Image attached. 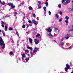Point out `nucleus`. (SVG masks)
I'll list each match as a JSON object with an SVG mask.
<instances>
[{"label": "nucleus", "instance_id": "f257e3e1", "mask_svg": "<svg viewBox=\"0 0 73 73\" xmlns=\"http://www.w3.org/2000/svg\"><path fill=\"white\" fill-rule=\"evenodd\" d=\"M0 45L2 46V49H4L5 48V43H4V41L1 37H0Z\"/></svg>", "mask_w": 73, "mask_h": 73}, {"label": "nucleus", "instance_id": "f03ea898", "mask_svg": "<svg viewBox=\"0 0 73 73\" xmlns=\"http://www.w3.org/2000/svg\"><path fill=\"white\" fill-rule=\"evenodd\" d=\"M70 1L69 0H62V3L64 4L65 5L69 3Z\"/></svg>", "mask_w": 73, "mask_h": 73}, {"label": "nucleus", "instance_id": "7ed1b4c3", "mask_svg": "<svg viewBox=\"0 0 73 73\" xmlns=\"http://www.w3.org/2000/svg\"><path fill=\"white\" fill-rule=\"evenodd\" d=\"M8 4L9 6L13 8H14L15 7V6L13 5V4L12 3H8Z\"/></svg>", "mask_w": 73, "mask_h": 73}, {"label": "nucleus", "instance_id": "20e7f679", "mask_svg": "<svg viewBox=\"0 0 73 73\" xmlns=\"http://www.w3.org/2000/svg\"><path fill=\"white\" fill-rule=\"evenodd\" d=\"M34 42L35 43V44L36 45H37V44H38V43H39V42H40L39 40H37V39H35V40Z\"/></svg>", "mask_w": 73, "mask_h": 73}, {"label": "nucleus", "instance_id": "39448f33", "mask_svg": "<svg viewBox=\"0 0 73 73\" xmlns=\"http://www.w3.org/2000/svg\"><path fill=\"white\" fill-rule=\"evenodd\" d=\"M32 22L34 24H35V25H37L38 24V23L36 21H35L34 20H33Z\"/></svg>", "mask_w": 73, "mask_h": 73}, {"label": "nucleus", "instance_id": "423d86ee", "mask_svg": "<svg viewBox=\"0 0 73 73\" xmlns=\"http://www.w3.org/2000/svg\"><path fill=\"white\" fill-rule=\"evenodd\" d=\"M50 28L48 27L47 29V30H48V32H52V29H50Z\"/></svg>", "mask_w": 73, "mask_h": 73}, {"label": "nucleus", "instance_id": "0eeeda50", "mask_svg": "<svg viewBox=\"0 0 73 73\" xmlns=\"http://www.w3.org/2000/svg\"><path fill=\"white\" fill-rule=\"evenodd\" d=\"M48 35L49 36V37L51 38H52V37H53L52 35V34H51L50 33H48Z\"/></svg>", "mask_w": 73, "mask_h": 73}, {"label": "nucleus", "instance_id": "6e6552de", "mask_svg": "<svg viewBox=\"0 0 73 73\" xmlns=\"http://www.w3.org/2000/svg\"><path fill=\"white\" fill-rule=\"evenodd\" d=\"M27 49H30L31 50V51L33 50V48L32 47L28 46L27 47Z\"/></svg>", "mask_w": 73, "mask_h": 73}, {"label": "nucleus", "instance_id": "1a4fd4ad", "mask_svg": "<svg viewBox=\"0 0 73 73\" xmlns=\"http://www.w3.org/2000/svg\"><path fill=\"white\" fill-rule=\"evenodd\" d=\"M66 67L68 69H69L70 68V66L68 64H67L66 65Z\"/></svg>", "mask_w": 73, "mask_h": 73}, {"label": "nucleus", "instance_id": "9d476101", "mask_svg": "<svg viewBox=\"0 0 73 73\" xmlns=\"http://www.w3.org/2000/svg\"><path fill=\"white\" fill-rule=\"evenodd\" d=\"M37 51V48L35 47L34 50L33 52L34 53H36Z\"/></svg>", "mask_w": 73, "mask_h": 73}, {"label": "nucleus", "instance_id": "9b49d317", "mask_svg": "<svg viewBox=\"0 0 73 73\" xmlns=\"http://www.w3.org/2000/svg\"><path fill=\"white\" fill-rule=\"evenodd\" d=\"M29 41L31 44H32V39H31V38H29Z\"/></svg>", "mask_w": 73, "mask_h": 73}, {"label": "nucleus", "instance_id": "f8f14e48", "mask_svg": "<svg viewBox=\"0 0 73 73\" xmlns=\"http://www.w3.org/2000/svg\"><path fill=\"white\" fill-rule=\"evenodd\" d=\"M65 38H66V39H68V38H69V36L68 35H67L66 36H65Z\"/></svg>", "mask_w": 73, "mask_h": 73}, {"label": "nucleus", "instance_id": "ddd939ff", "mask_svg": "<svg viewBox=\"0 0 73 73\" xmlns=\"http://www.w3.org/2000/svg\"><path fill=\"white\" fill-rule=\"evenodd\" d=\"M29 10H32V9H33V8L31 6H30L29 7Z\"/></svg>", "mask_w": 73, "mask_h": 73}, {"label": "nucleus", "instance_id": "4468645a", "mask_svg": "<svg viewBox=\"0 0 73 73\" xmlns=\"http://www.w3.org/2000/svg\"><path fill=\"white\" fill-rule=\"evenodd\" d=\"M69 17H68V16L65 17V19H66L67 20H69Z\"/></svg>", "mask_w": 73, "mask_h": 73}, {"label": "nucleus", "instance_id": "2eb2a0df", "mask_svg": "<svg viewBox=\"0 0 73 73\" xmlns=\"http://www.w3.org/2000/svg\"><path fill=\"white\" fill-rule=\"evenodd\" d=\"M2 33L3 34V36H5V32H4L3 31H2Z\"/></svg>", "mask_w": 73, "mask_h": 73}, {"label": "nucleus", "instance_id": "dca6fc26", "mask_svg": "<svg viewBox=\"0 0 73 73\" xmlns=\"http://www.w3.org/2000/svg\"><path fill=\"white\" fill-rule=\"evenodd\" d=\"M29 58H26V59H25V60L26 61V62H28V60H29Z\"/></svg>", "mask_w": 73, "mask_h": 73}, {"label": "nucleus", "instance_id": "f3484780", "mask_svg": "<svg viewBox=\"0 0 73 73\" xmlns=\"http://www.w3.org/2000/svg\"><path fill=\"white\" fill-rule=\"evenodd\" d=\"M7 27L6 26H5V31H7Z\"/></svg>", "mask_w": 73, "mask_h": 73}, {"label": "nucleus", "instance_id": "a211bd4d", "mask_svg": "<svg viewBox=\"0 0 73 73\" xmlns=\"http://www.w3.org/2000/svg\"><path fill=\"white\" fill-rule=\"evenodd\" d=\"M43 9L44 11H45V12H46V7H43Z\"/></svg>", "mask_w": 73, "mask_h": 73}, {"label": "nucleus", "instance_id": "6ab92c4d", "mask_svg": "<svg viewBox=\"0 0 73 73\" xmlns=\"http://www.w3.org/2000/svg\"><path fill=\"white\" fill-rule=\"evenodd\" d=\"M13 54V52H12V51L10 53V56H11V55H12Z\"/></svg>", "mask_w": 73, "mask_h": 73}, {"label": "nucleus", "instance_id": "aec40b11", "mask_svg": "<svg viewBox=\"0 0 73 73\" xmlns=\"http://www.w3.org/2000/svg\"><path fill=\"white\" fill-rule=\"evenodd\" d=\"M1 4H2V5H4V4H5V2H2L1 3Z\"/></svg>", "mask_w": 73, "mask_h": 73}, {"label": "nucleus", "instance_id": "412c9836", "mask_svg": "<svg viewBox=\"0 0 73 73\" xmlns=\"http://www.w3.org/2000/svg\"><path fill=\"white\" fill-rule=\"evenodd\" d=\"M40 36V34H38L36 36V37H39Z\"/></svg>", "mask_w": 73, "mask_h": 73}, {"label": "nucleus", "instance_id": "4be33fe9", "mask_svg": "<svg viewBox=\"0 0 73 73\" xmlns=\"http://www.w3.org/2000/svg\"><path fill=\"white\" fill-rule=\"evenodd\" d=\"M22 57H24V58H25V57H26L25 54H22Z\"/></svg>", "mask_w": 73, "mask_h": 73}, {"label": "nucleus", "instance_id": "5701e85b", "mask_svg": "<svg viewBox=\"0 0 73 73\" xmlns=\"http://www.w3.org/2000/svg\"><path fill=\"white\" fill-rule=\"evenodd\" d=\"M46 5V7H48V2H46L45 3Z\"/></svg>", "mask_w": 73, "mask_h": 73}, {"label": "nucleus", "instance_id": "b1692460", "mask_svg": "<svg viewBox=\"0 0 73 73\" xmlns=\"http://www.w3.org/2000/svg\"><path fill=\"white\" fill-rule=\"evenodd\" d=\"M57 28H55L54 29V32H56V31H57Z\"/></svg>", "mask_w": 73, "mask_h": 73}, {"label": "nucleus", "instance_id": "393cba45", "mask_svg": "<svg viewBox=\"0 0 73 73\" xmlns=\"http://www.w3.org/2000/svg\"><path fill=\"white\" fill-rule=\"evenodd\" d=\"M16 34L18 36V37H19V33H18V32H17V31H16Z\"/></svg>", "mask_w": 73, "mask_h": 73}, {"label": "nucleus", "instance_id": "a878e982", "mask_svg": "<svg viewBox=\"0 0 73 73\" xmlns=\"http://www.w3.org/2000/svg\"><path fill=\"white\" fill-rule=\"evenodd\" d=\"M58 7L59 8H60L61 7V4H59L58 5Z\"/></svg>", "mask_w": 73, "mask_h": 73}, {"label": "nucleus", "instance_id": "bb28decb", "mask_svg": "<svg viewBox=\"0 0 73 73\" xmlns=\"http://www.w3.org/2000/svg\"><path fill=\"white\" fill-rule=\"evenodd\" d=\"M13 29H12V28L10 27L9 29V31H12V30Z\"/></svg>", "mask_w": 73, "mask_h": 73}, {"label": "nucleus", "instance_id": "cd10ccee", "mask_svg": "<svg viewBox=\"0 0 73 73\" xmlns=\"http://www.w3.org/2000/svg\"><path fill=\"white\" fill-rule=\"evenodd\" d=\"M62 18H61L59 19V22H61V21H62Z\"/></svg>", "mask_w": 73, "mask_h": 73}, {"label": "nucleus", "instance_id": "c85d7f7f", "mask_svg": "<svg viewBox=\"0 0 73 73\" xmlns=\"http://www.w3.org/2000/svg\"><path fill=\"white\" fill-rule=\"evenodd\" d=\"M65 70V71H67V70H68V68L66 67L65 68H64Z\"/></svg>", "mask_w": 73, "mask_h": 73}, {"label": "nucleus", "instance_id": "c756f323", "mask_svg": "<svg viewBox=\"0 0 73 73\" xmlns=\"http://www.w3.org/2000/svg\"><path fill=\"white\" fill-rule=\"evenodd\" d=\"M1 24L2 25V24H4V22H3V21H1Z\"/></svg>", "mask_w": 73, "mask_h": 73}, {"label": "nucleus", "instance_id": "7c9ffc66", "mask_svg": "<svg viewBox=\"0 0 73 73\" xmlns=\"http://www.w3.org/2000/svg\"><path fill=\"white\" fill-rule=\"evenodd\" d=\"M48 13L49 15H51V12H50V11H48Z\"/></svg>", "mask_w": 73, "mask_h": 73}, {"label": "nucleus", "instance_id": "2f4dec72", "mask_svg": "<svg viewBox=\"0 0 73 73\" xmlns=\"http://www.w3.org/2000/svg\"><path fill=\"white\" fill-rule=\"evenodd\" d=\"M22 28H25V25H23L22 26Z\"/></svg>", "mask_w": 73, "mask_h": 73}, {"label": "nucleus", "instance_id": "473e14b6", "mask_svg": "<svg viewBox=\"0 0 73 73\" xmlns=\"http://www.w3.org/2000/svg\"><path fill=\"white\" fill-rule=\"evenodd\" d=\"M28 22L30 24H31L32 23V21H31V20L29 21Z\"/></svg>", "mask_w": 73, "mask_h": 73}, {"label": "nucleus", "instance_id": "72a5a7b5", "mask_svg": "<svg viewBox=\"0 0 73 73\" xmlns=\"http://www.w3.org/2000/svg\"><path fill=\"white\" fill-rule=\"evenodd\" d=\"M65 42H62V43H61V45H64V43Z\"/></svg>", "mask_w": 73, "mask_h": 73}, {"label": "nucleus", "instance_id": "f704fd0d", "mask_svg": "<svg viewBox=\"0 0 73 73\" xmlns=\"http://www.w3.org/2000/svg\"><path fill=\"white\" fill-rule=\"evenodd\" d=\"M25 52H27V53H28V52H29V50H25Z\"/></svg>", "mask_w": 73, "mask_h": 73}, {"label": "nucleus", "instance_id": "c9c22d12", "mask_svg": "<svg viewBox=\"0 0 73 73\" xmlns=\"http://www.w3.org/2000/svg\"><path fill=\"white\" fill-rule=\"evenodd\" d=\"M56 16L57 18H58L59 16H58V14H57L56 15Z\"/></svg>", "mask_w": 73, "mask_h": 73}, {"label": "nucleus", "instance_id": "e433bc0d", "mask_svg": "<svg viewBox=\"0 0 73 73\" xmlns=\"http://www.w3.org/2000/svg\"><path fill=\"white\" fill-rule=\"evenodd\" d=\"M38 6L39 8H41V7L40 5H38Z\"/></svg>", "mask_w": 73, "mask_h": 73}, {"label": "nucleus", "instance_id": "4c0bfd02", "mask_svg": "<svg viewBox=\"0 0 73 73\" xmlns=\"http://www.w3.org/2000/svg\"><path fill=\"white\" fill-rule=\"evenodd\" d=\"M68 20H66L65 21V23H68Z\"/></svg>", "mask_w": 73, "mask_h": 73}, {"label": "nucleus", "instance_id": "58836bf2", "mask_svg": "<svg viewBox=\"0 0 73 73\" xmlns=\"http://www.w3.org/2000/svg\"><path fill=\"white\" fill-rule=\"evenodd\" d=\"M63 40H64V38H62L61 40V41H63Z\"/></svg>", "mask_w": 73, "mask_h": 73}, {"label": "nucleus", "instance_id": "ea45409f", "mask_svg": "<svg viewBox=\"0 0 73 73\" xmlns=\"http://www.w3.org/2000/svg\"><path fill=\"white\" fill-rule=\"evenodd\" d=\"M33 17H35V16H36V15H35V14H33Z\"/></svg>", "mask_w": 73, "mask_h": 73}, {"label": "nucleus", "instance_id": "a19ab883", "mask_svg": "<svg viewBox=\"0 0 73 73\" xmlns=\"http://www.w3.org/2000/svg\"><path fill=\"white\" fill-rule=\"evenodd\" d=\"M62 14V11L60 12V15H61Z\"/></svg>", "mask_w": 73, "mask_h": 73}, {"label": "nucleus", "instance_id": "79ce46f5", "mask_svg": "<svg viewBox=\"0 0 73 73\" xmlns=\"http://www.w3.org/2000/svg\"><path fill=\"white\" fill-rule=\"evenodd\" d=\"M1 26L2 27H4V25L3 24H2L1 25Z\"/></svg>", "mask_w": 73, "mask_h": 73}, {"label": "nucleus", "instance_id": "37998d69", "mask_svg": "<svg viewBox=\"0 0 73 73\" xmlns=\"http://www.w3.org/2000/svg\"><path fill=\"white\" fill-rule=\"evenodd\" d=\"M38 2L39 4H41V2L40 1H38Z\"/></svg>", "mask_w": 73, "mask_h": 73}, {"label": "nucleus", "instance_id": "c03bdc74", "mask_svg": "<svg viewBox=\"0 0 73 73\" xmlns=\"http://www.w3.org/2000/svg\"><path fill=\"white\" fill-rule=\"evenodd\" d=\"M68 49H72V47H70Z\"/></svg>", "mask_w": 73, "mask_h": 73}, {"label": "nucleus", "instance_id": "a18cd8bd", "mask_svg": "<svg viewBox=\"0 0 73 73\" xmlns=\"http://www.w3.org/2000/svg\"><path fill=\"white\" fill-rule=\"evenodd\" d=\"M15 15H17V12H15Z\"/></svg>", "mask_w": 73, "mask_h": 73}, {"label": "nucleus", "instance_id": "49530a36", "mask_svg": "<svg viewBox=\"0 0 73 73\" xmlns=\"http://www.w3.org/2000/svg\"><path fill=\"white\" fill-rule=\"evenodd\" d=\"M30 54H33V53H32V52H30Z\"/></svg>", "mask_w": 73, "mask_h": 73}, {"label": "nucleus", "instance_id": "de8ad7c7", "mask_svg": "<svg viewBox=\"0 0 73 73\" xmlns=\"http://www.w3.org/2000/svg\"><path fill=\"white\" fill-rule=\"evenodd\" d=\"M22 60H24V58H23V57H22Z\"/></svg>", "mask_w": 73, "mask_h": 73}, {"label": "nucleus", "instance_id": "09e8293b", "mask_svg": "<svg viewBox=\"0 0 73 73\" xmlns=\"http://www.w3.org/2000/svg\"><path fill=\"white\" fill-rule=\"evenodd\" d=\"M2 32V31L0 29V33H1Z\"/></svg>", "mask_w": 73, "mask_h": 73}, {"label": "nucleus", "instance_id": "8fccbe9b", "mask_svg": "<svg viewBox=\"0 0 73 73\" xmlns=\"http://www.w3.org/2000/svg\"><path fill=\"white\" fill-rule=\"evenodd\" d=\"M0 4H1V0H0Z\"/></svg>", "mask_w": 73, "mask_h": 73}, {"label": "nucleus", "instance_id": "3c124183", "mask_svg": "<svg viewBox=\"0 0 73 73\" xmlns=\"http://www.w3.org/2000/svg\"><path fill=\"white\" fill-rule=\"evenodd\" d=\"M70 31H73V29H71Z\"/></svg>", "mask_w": 73, "mask_h": 73}, {"label": "nucleus", "instance_id": "603ef678", "mask_svg": "<svg viewBox=\"0 0 73 73\" xmlns=\"http://www.w3.org/2000/svg\"><path fill=\"white\" fill-rule=\"evenodd\" d=\"M28 56H29V54H28Z\"/></svg>", "mask_w": 73, "mask_h": 73}, {"label": "nucleus", "instance_id": "864d4df0", "mask_svg": "<svg viewBox=\"0 0 73 73\" xmlns=\"http://www.w3.org/2000/svg\"><path fill=\"white\" fill-rule=\"evenodd\" d=\"M70 64H72V62H70Z\"/></svg>", "mask_w": 73, "mask_h": 73}, {"label": "nucleus", "instance_id": "5fc2aeb1", "mask_svg": "<svg viewBox=\"0 0 73 73\" xmlns=\"http://www.w3.org/2000/svg\"><path fill=\"white\" fill-rule=\"evenodd\" d=\"M54 41H55V42H56V41L55 40H54Z\"/></svg>", "mask_w": 73, "mask_h": 73}, {"label": "nucleus", "instance_id": "6e6d98bb", "mask_svg": "<svg viewBox=\"0 0 73 73\" xmlns=\"http://www.w3.org/2000/svg\"><path fill=\"white\" fill-rule=\"evenodd\" d=\"M48 0H46V1H48Z\"/></svg>", "mask_w": 73, "mask_h": 73}, {"label": "nucleus", "instance_id": "4d7b16f0", "mask_svg": "<svg viewBox=\"0 0 73 73\" xmlns=\"http://www.w3.org/2000/svg\"><path fill=\"white\" fill-rule=\"evenodd\" d=\"M66 24L67 25H68V23H67Z\"/></svg>", "mask_w": 73, "mask_h": 73}, {"label": "nucleus", "instance_id": "13d9d810", "mask_svg": "<svg viewBox=\"0 0 73 73\" xmlns=\"http://www.w3.org/2000/svg\"><path fill=\"white\" fill-rule=\"evenodd\" d=\"M71 73H73V72H72Z\"/></svg>", "mask_w": 73, "mask_h": 73}, {"label": "nucleus", "instance_id": "bf43d9fd", "mask_svg": "<svg viewBox=\"0 0 73 73\" xmlns=\"http://www.w3.org/2000/svg\"><path fill=\"white\" fill-rule=\"evenodd\" d=\"M25 53H26V52L25 53Z\"/></svg>", "mask_w": 73, "mask_h": 73}, {"label": "nucleus", "instance_id": "052dcab7", "mask_svg": "<svg viewBox=\"0 0 73 73\" xmlns=\"http://www.w3.org/2000/svg\"><path fill=\"white\" fill-rule=\"evenodd\" d=\"M28 25H27V26H28Z\"/></svg>", "mask_w": 73, "mask_h": 73}, {"label": "nucleus", "instance_id": "680f3d73", "mask_svg": "<svg viewBox=\"0 0 73 73\" xmlns=\"http://www.w3.org/2000/svg\"><path fill=\"white\" fill-rule=\"evenodd\" d=\"M72 27H73V26H72Z\"/></svg>", "mask_w": 73, "mask_h": 73}]
</instances>
